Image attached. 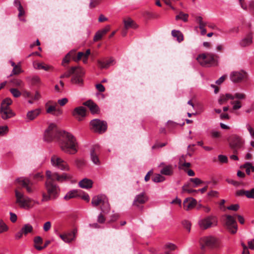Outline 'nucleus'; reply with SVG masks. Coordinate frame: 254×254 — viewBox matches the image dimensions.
<instances>
[{"instance_id": "f257e3e1", "label": "nucleus", "mask_w": 254, "mask_h": 254, "mask_svg": "<svg viewBox=\"0 0 254 254\" xmlns=\"http://www.w3.org/2000/svg\"><path fill=\"white\" fill-rule=\"evenodd\" d=\"M46 176L47 180L45 182V186L47 193L43 192L42 202L55 199L59 196L60 188L54 181H56L60 183H62L70 180L72 178L70 174L67 173L59 174L57 172H52L49 170L46 172Z\"/></svg>"}, {"instance_id": "f03ea898", "label": "nucleus", "mask_w": 254, "mask_h": 254, "mask_svg": "<svg viewBox=\"0 0 254 254\" xmlns=\"http://www.w3.org/2000/svg\"><path fill=\"white\" fill-rule=\"evenodd\" d=\"M61 150L69 154H74L77 152L78 143L75 137L70 132L63 131L58 139Z\"/></svg>"}, {"instance_id": "7ed1b4c3", "label": "nucleus", "mask_w": 254, "mask_h": 254, "mask_svg": "<svg viewBox=\"0 0 254 254\" xmlns=\"http://www.w3.org/2000/svg\"><path fill=\"white\" fill-rule=\"evenodd\" d=\"M15 203L20 208L29 210L34 206L39 204L38 201L34 200L25 195L24 193L17 189L15 190Z\"/></svg>"}, {"instance_id": "20e7f679", "label": "nucleus", "mask_w": 254, "mask_h": 254, "mask_svg": "<svg viewBox=\"0 0 254 254\" xmlns=\"http://www.w3.org/2000/svg\"><path fill=\"white\" fill-rule=\"evenodd\" d=\"M219 57L212 53L202 54L196 58L197 61L202 66H215L218 64Z\"/></svg>"}, {"instance_id": "39448f33", "label": "nucleus", "mask_w": 254, "mask_h": 254, "mask_svg": "<svg viewBox=\"0 0 254 254\" xmlns=\"http://www.w3.org/2000/svg\"><path fill=\"white\" fill-rule=\"evenodd\" d=\"M72 74H74V75L71 78V82L73 83L81 85L83 82L82 76L84 74L83 69L79 67L73 66L63 74L65 77H69Z\"/></svg>"}, {"instance_id": "423d86ee", "label": "nucleus", "mask_w": 254, "mask_h": 254, "mask_svg": "<svg viewBox=\"0 0 254 254\" xmlns=\"http://www.w3.org/2000/svg\"><path fill=\"white\" fill-rule=\"evenodd\" d=\"M63 131H59L56 125L53 123L50 124L48 128L45 130L44 133V139L46 141L50 142L57 138H60V134Z\"/></svg>"}, {"instance_id": "0eeeda50", "label": "nucleus", "mask_w": 254, "mask_h": 254, "mask_svg": "<svg viewBox=\"0 0 254 254\" xmlns=\"http://www.w3.org/2000/svg\"><path fill=\"white\" fill-rule=\"evenodd\" d=\"M218 239L212 235L202 237L199 240V244L202 249L206 247L213 248L218 245Z\"/></svg>"}, {"instance_id": "6e6552de", "label": "nucleus", "mask_w": 254, "mask_h": 254, "mask_svg": "<svg viewBox=\"0 0 254 254\" xmlns=\"http://www.w3.org/2000/svg\"><path fill=\"white\" fill-rule=\"evenodd\" d=\"M51 163L53 167L62 171H68L70 170L68 163L57 155L52 156Z\"/></svg>"}, {"instance_id": "1a4fd4ad", "label": "nucleus", "mask_w": 254, "mask_h": 254, "mask_svg": "<svg viewBox=\"0 0 254 254\" xmlns=\"http://www.w3.org/2000/svg\"><path fill=\"white\" fill-rule=\"evenodd\" d=\"M198 224L201 229L206 230L211 227L216 226L217 220L216 217L210 215L199 220Z\"/></svg>"}, {"instance_id": "9d476101", "label": "nucleus", "mask_w": 254, "mask_h": 254, "mask_svg": "<svg viewBox=\"0 0 254 254\" xmlns=\"http://www.w3.org/2000/svg\"><path fill=\"white\" fill-rule=\"evenodd\" d=\"M91 128L95 132L102 133L106 131L107 126L105 122L94 119L90 122Z\"/></svg>"}, {"instance_id": "9b49d317", "label": "nucleus", "mask_w": 254, "mask_h": 254, "mask_svg": "<svg viewBox=\"0 0 254 254\" xmlns=\"http://www.w3.org/2000/svg\"><path fill=\"white\" fill-rule=\"evenodd\" d=\"M231 80L234 83H239L247 79V73L244 70L235 71L230 75Z\"/></svg>"}, {"instance_id": "f8f14e48", "label": "nucleus", "mask_w": 254, "mask_h": 254, "mask_svg": "<svg viewBox=\"0 0 254 254\" xmlns=\"http://www.w3.org/2000/svg\"><path fill=\"white\" fill-rule=\"evenodd\" d=\"M244 143V141L241 137L234 134L232 135L229 139V145L232 149H238L241 148Z\"/></svg>"}, {"instance_id": "ddd939ff", "label": "nucleus", "mask_w": 254, "mask_h": 254, "mask_svg": "<svg viewBox=\"0 0 254 254\" xmlns=\"http://www.w3.org/2000/svg\"><path fill=\"white\" fill-rule=\"evenodd\" d=\"M226 225L227 228L232 233H236L237 231V225L234 217L229 215H226Z\"/></svg>"}, {"instance_id": "4468645a", "label": "nucleus", "mask_w": 254, "mask_h": 254, "mask_svg": "<svg viewBox=\"0 0 254 254\" xmlns=\"http://www.w3.org/2000/svg\"><path fill=\"white\" fill-rule=\"evenodd\" d=\"M197 201L192 197L186 198L183 202V207L186 211L192 209L196 205Z\"/></svg>"}, {"instance_id": "2eb2a0df", "label": "nucleus", "mask_w": 254, "mask_h": 254, "mask_svg": "<svg viewBox=\"0 0 254 254\" xmlns=\"http://www.w3.org/2000/svg\"><path fill=\"white\" fill-rule=\"evenodd\" d=\"M148 200V198L144 192L136 195L133 201V205L138 207L140 204L145 203Z\"/></svg>"}, {"instance_id": "dca6fc26", "label": "nucleus", "mask_w": 254, "mask_h": 254, "mask_svg": "<svg viewBox=\"0 0 254 254\" xmlns=\"http://www.w3.org/2000/svg\"><path fill=\"white\" fill-rule=\"evenodd\" d=\"M99 146L98 145L94 146L90 151V156L92 161L96 165L100 164V161L98 156L99 153Z\"/></svg>"}, {"instance_id": "f3484780", "label": "nucleus", "mask_w": 254, "mask_h": 254, "mask_svg": "<svg viewBox=\"0 0 254 254\" xmlns=\"http://www.w3.org/2000/svg\"><path fill=\"white\" fill-rule=\"evenodd\" d=\"M72 115L78 121H81L82 118L84 117L86 115V109L82 106L77 107L74 109Z\"/></svg>"}, {"instance_id": "a211bd4d", "label": "nucleus", "mask_w": 254, "mask_h": 254, "mask_svg": "<svg viewBox=\"0 0 254 254\" xmlns=\"http://www.w3.org/2000/svg\"><path fill=\"white\" fill-rule=\"evenodd\" d=\"M33 67L36 69H42L45 71L53 70L54 67L53 66L45 64L44 63H38L34 62L33 63Z\"/></svg>"}, {"instance_id": "6ab92c4d", "label": "nucleus", "mask_w": 254, "mask_h": 254, "mask_svg": "<svg viewBox=\"0 0 254 254\" xmlns=\"http://www.w3.org/2000/svg\"><path fill=\"white\" fill-rule=\"evenodd\" d=\"M76 230H74L72 232L64 234H60L59 237L65 243H70L75 238Z\"/></svg>"}, {"instance_id": "aec40b11", "label": "nucleus", "mask_w": 254, "mask_h": 254, "mask_svg": "<svg viewBox=\"0 0 254 254\" xmlns=\"http://www.w3.org/2000/svg\"><path fill=\"white\" fill-rule=\"evenodd\" d=\"M106 198L107 197L104 195L94 196L92 199L91 203L93 206H101L102 203Z\"/></svg>"}, {"instance_id": "412c9836", "label": "nucleus", "mask_w": 254, "mask_h": 254, "mask_svg": "<svg viewBox=\"0 0 254 254\" xmlns=\"http://www.w3.org/2000/svg\"><path fill=\"white\" fill-rule=\"evenodd\" d=\"M83 105L89 108L92 114H96L99 111L98 106L92 100H89L85 102Z\"/></svg>"}, {"instance_id": "4be33fe9", "label": "nucleus", "mask_w": 254, "mask_h": 254, "mask_svg": "<svg viewBox=\"0 0 254 254\" xmlns=\"http://www.w3.org/2000/svg\"><path fill=\"white\" fill-rule=\"evenodd\" d=\"M253 42V34L249 33L247 36L242 39L240 42V45L242 47H245L250 45Z\"/></svg>"}, {"instance_id": "5701e85b", "label": "nucleus", "mask_w": 254, "mask_h": 254, "mask_svg": "<svg viewBox=\"0 0 254 254\" xmlns=\"http://www.w3.org/2000/svg\"><path fill=\"white\" fill-rule=\"evenodd\" d=\"M0 114L1 118L3 120H6L15 116V113L11 109L5 110L4 111H0Z\"/></svg>"}, {"instance_id": "b1692460", "label": "nucleus", "mask_w": 254, "mask_h": 254, "mask_svg": "<svg viewBox=\"0 0 254 254\" xmlns=\"http://www.w3.org/2000/svg\"><path fill=\"white\" fill-rule=\"evenodd\" d=\"M229 99L233 100V95L226 93L221 95L218 100V102L220 105H222L227 103Z\"/></svg>"}, {"instance_id": "393cba45", "label": "nucleus", "mask_w": 254, "mask_h": 254, "mask_svg": "<svg viewBox=\"0 0 254 254\" xmlns=\"http://www.w3.org/2000/svg\"><path fill=\"white\" fill-rule=\"evenodd\" d=\"M92 180L87 179H83L79 182V186L80 188L86 189L91 188L92 187Z\"/></svg>"}, {"instance_id": "a878e982", "label": "nucleus", "mask_w": 254, "mask_h": 254, "mask_svg": "<svg viewBox=\"0 0 254 254\" xmlns=\"http://www.w3.org/2000/svg\"><path fill=\"white\" fill-rule=\"evenodd\" d=\"M100 208L101 212L104 213V214H107L110 212L111 207L107 197L105 200H104V201L102 203Z\"/></svg>"}, {"instance_id": "bb28decb", "label": "nucleus", "mask_w": 254, "mask_h": 254, "mask_svg": "<svg viewBox=\"0 0 254 254\" xmlns=\"http://www.w3.org/2000/svg\"><path fill=\"white\" fill-rule=\"evenodd\" d=\"M124 28L126 30L130 28H136L137 26L134 21L130 18L124 20Z\"/></svg>"}, {"instance_id": "cd10ccee", "label": "nucleus", "mask_w": 254, "mask_h": 254, "mask_svg": "<svg viewBox=\"0 0 254 254\" xmlns=\"http://www.w3.org/2000/svg\"><path fill=\"white\" fill-rule=\"evenodd\" d=\"M41 113V109H36L35 110L29 111L27 114L28 119L33 120L35 119Z\"/></svg>"}, {"instance_id": "c85d7f7f", "label": "nucleus", "mask_w": 254, "mask_h": 254, "mask_svg": "<svg viewBox=\"0 0 254 254\" xmlns=\"http://www.w3.org/2000/svg\"><path fill=\"white\" fill-rule=\"evenodd\" d=\"M114 60L112 59L106 60V61H103L101 60H98V64L101 68H107L110 66L112 64Z\"/></svg>"}, {"instance_id": "c756f323", "label": "nucleus", "mask_w": 254, "mask_h": 254, "mask_svg": "<svg viewBox=\"0 0 254 254\" xmlns=\"http://www.w3.org/2000/svg\"><path fill=\"white\" fill-rule=\"evenodd\" d=\"M173 37L176 38L177 41L180 43L184 40V36L183 33L179 30H173L171 32Z\"/></svg>"}, {"instance_id": "7c9ffc66", "label": "nucleus", "mask_w": 254, "mask_h": 254, "mask_svg": "<svg viewBox=\"0 0 254 254\" xmlns=\"http://www.w3.org/2000/svg\"><path fill=\"white\" fill-rule=\"evenodd\" d=\"M160 173L164 175L170 176L173 173V168L172 165H166L164 166L160 171Z\"/></svg>"}, {"instance_id": "2f4dec72", "label": "nucleus", "mask_w": 254, "mask_h": 254, "mask_svg": "<svg viewBox=\"0 0 254 254\" xmlns=\"http://www.w3.org/2000/svg\"><path fill=\"white\" fill-rule=\"evenodd\" d=\"M12 103V100L10 98H6L2 101L1 103V107L0 111H4L5 110H8L10 108V105Z\"/></svg>"}, {"instance_id": "473e14b6", "label": "nucleus", "mask_w": 254, "mask_h": 254, "mask_svg": "<svg viewBox=\"0 0 254 254\" xmlns=\"http://www.w3.org/2000/svg\"><path fill=\"white\" fill-rule=\"evenodd\" d=\"M52 103L53 102L50 101L48 102H47L45 105L46 107V112L48 114H52V113L55 112V110L57 108V104L56 103H54L53 105H50V104Z\"/></svg>"}, {"instance_id": "72a5a7b5", "label": "nucleus", "mask_w": 254, "mask_h": 254, "mask_svg": "<svg viewBox=\"0 0 254 254\" xmlns=\"http://www.w3.org/2000/svg\"><path fill=\"white\" fill-rule=\"evenodd\" d=\"M165 249V254H173L174 251L176 249V246L174 244L169 243L166 245Z\"/></svg>"}, {"instance_id": "f704fd0d", "label": "nucleus", "mask_w": 254, "mask_h": 254, "mask_svg": "<svg viewBox=\"0 0 254 254\" xmlns=\"http://www.w3.org/2000/svg\"><path fill=\"white\" fill-rule=\"evenodd\" d=\"M21 229L25 236L29 233H32L33 231V226L30 224L24 225Z\"/></svg>"}, {"instance_id": "c9c22d12", "label": "nucleus", "mask_w": 254, "mask_h": 254, "mask_svg": "<svg viewBox=\"0 0 254 254\" xmlns=\"http://www.w3.org/2000/svg\"><path fill=\"white\" fill-rule=\"evenodd\" d=\"M78 196L77 191L76 190H72L68 191L64 196V199L68 200L70 199L76 197Z\"/></svg>"}, {"instance_id": "e433bc0d", "label": "nucleus", "mask_w": 254, "mask_h": 254, "mask_svg": "<svg viewBox=\"0 0 254 254\" xmlns=\"http://www.w3.org/2000/svg\"><path fill=\"white\" fill-rule=\"evenodd\" d=\"M184 157L183 156L182 158L180 159L179 161V168L180 169H182L185 171H186V169L189 168L190 166V163L189 162H184L183 163V160H184Z\"/></svg>"}, {"instance_id": "4c0bfd02", "label": "nucleus", "mask_w": 254, "mask_h": 254, "mask_svg": "<svg viewBox=\"0 0 254 254\" xmlns=\"http://www.w3.org/2000/svg\"><path fill=\"white\" fill-rule=\"evenodd\" d=\"M23 72V71L21 67V63H19L17 65L13 68L10 76L17 75Z\"/></svg>"}, {"instance_id": "58836bf2", "label": "nucleus", "mask_w": 254, "mask_h": 254, "mask_svg": "<svg viewBox=\"0 0 254 254\" xmlns=\"http://www.w3.org/2000/svg\"><path fill=\"white\" fill-rule=\"evenodd\" d=\"M16 182L23 187H25L28 184L30 183V180L27 178L22 177L18 178L16 179Z\"/></svg>"}, {"instance_id": "ea45409f", "label": "nucleus", "mask_w": 254, "mask_h": 254, "mask_svg": "<svg viewBox=\"0 0 254 254\" xmlns=\"http://www.w3.org/2000/svg\"><path fill=\"white\" fill-rule=\"evenodd\" d=\"M189 184L184 185L182 187V190L183 192H187L189 194H192L193 193H196L197 192V190H195L189 189Z\"/></svg>"}, {"instance_id": "a19ab883", "label": "nucleus", "mask_w": 254, "mask_h": 254, "mask_svg": "<svg viewBox=\"0 0 254 254\" xmlns=\"http://www.w3.org/2000/svg\"><path fill=\"white\" fill-rule=\"evenodd\" d=\"M188 17L189 15L188 14L180 12L179 14L176 16V19H181L184 22H187L188 21Z\"/></svg>"}, {"instance_id": "79ce46f5", "label": "nucleus", "mask_w": 254, "mask_h": 254, "mask_svg": "<svg viewBox=\"0 0 254 254\" xmlns=\"http://www.w3.org/2000/svg\"><path fill=\"white\" fill-rule=\"evenodd\" d=\"M231 104L233 105V110H237L240 109L242 107V105L241 102L237 100L235 101H232L230 102Z\"/></svg>"}, {"instance_id": "37998d69", "label": "nucleus", "mask_w": 254, "mask_h": 254, "mask_svg": "<svg viewBox=\"0 0 254 254\" xmlns=\"http://www.w3.org/2000/svg\"><path fill=\"white\" fill-rule=\"evenodd\" d=\"M244 168L246 169V173L248 175H250L251 172H253L254 170V167L250 163H246L244 166Z\"/></svg>"}, {"instance_id": "c03bdc74", "label": "nucleus", "mask_w": 254, "mask_h": 254, "mask_svg": "<svg viewBox=\"0 0 254 254\" xmlns=\"http://www.w3.org/2000/svg\"><path fill=\"white\" fill-rule=\"evenodd\" d=\"M233 100L236 98L239 100H245L246 98V95L244 93L237 92L233 95Z\"/></svg>"}, {"instance_id": "a18cd8bd", "label": "nucleus", "mask_w": 254, "mask_h": 254, "mask_svg": "<svg viewBox=\"0 0 254 254\" xmlns=\"http://www.w3.org/2000/svg\"><path fill=\"white\" fill-rule=\"evenodd\" d=\"M190 181L194 184L193 186L194 187H196L200 184L203 183V182L198 178H190Z\"/></svg>"}, {"instance_id": "49530a36", "label": "nucleus", "mask_w": 254, "mask_h": 254, "mask_svg": "<svg viewBox=\"0 0 254 254\" xmlns=\"http://www.w3.org/2000/svg\"><path fill=\"white\" fill-rule=\"evenodd\" d=\"M13 86L21 87L23 86L24 84L22 81L19 79H14L11 81Z\"/></svg>"}, {"instance_id": "de8ad7c7", "label": "nucleus", "mask_w": 254, "mask_h": 254, "mask_svg": "<svg viewBox=\"0 0 254 254\" xmlns=\"http://www.w3.org/2000/svg\"><path fill=\"white\" fill-rule=\"evenodd\" d=\"M152 180L155 183H159L163 182L165 178L160 174H157L153 178Z\"/></svg>"}, {"instance_id": "09e8293b", "label": "nucleus", "mask_w": 254, "mask_h": 254, "mask_svg": "<svg viewBox=\"0 0 254 254\" xmlns=\"http://www.w3.org/2000/svg\"><path fill=\"white\" fill-rule=\"evenodd\" d=\"M104 35L105 34H103V33L101 30H99L96 33L94 37L93 40L94 41H97L100 40Z\"/></svg>"}, {"instance_id": "8fccbe9b", "label": "nucleus", "mask_w": 254, "mask_h": 254, "mask_svg": "<svg viewBox=\"0 0 254 254\" xmlns=\"http://www.w3.org/2000/svg\"><path fill=\"white\" fill-rule=\"evenodd\" d=\"M8 227L3 220H0V234L6 231Z\"/></svg>"}, {"instance_id": "3c124183", "label": "nucleus", "mask_w": 254, "mask_h": 254, "mask_svg": "<svg viewBox=\"0 0 254 254\" xmlns=\"http://www.w3.org/2000/svg\"><path fill=\"white\" fill-rule=\"evenodd\" d=\"M31 83L33 85L39 84L41 82L40 78L37 75H34L31 77Z\"/></svg>"}, {"instance_id": "603ef678", "label": "nucleus", "mask_w": 254, "mask_h": 254, "mask_svg": "<svg viewBox=\"0 0 254 254\" xmlns=\"http://www.w3.org/2000/svg\"><path fill=\"white\" fill-rule=\"evenodd\" d=\"M105 214L101 212L97 217V222L99 223L103 224L105 222L106 218L104 216Z\"/></svg>"}, {"instance_id": "864d4df0", "label": "nucleus", "mask_w": 254, "mask_h": 254, "mask_svg": "<svg viewBox=\"0 0 254 254\" xmlns=\"http://www.w3.org/2000/svg\"><path fill=\"white\" fill-rule=\"evenodd\" d=\"M24 188L28 193L33 192L35 190V188L33 187V184L31 182L30 184H28Z\"/></svg>"}, {"instance_id": "5fc2aeb1", "label": "nucleus", "mask_w": 254, "mask_h": 254, "mask_svg": "<svg viewBox=\"0 0 254 254\" xmlns=\"http://www.w3.org/2000/svg\"><path fill=\"white\" fill-rule=\"evenodd\" d=\"M246 128L249 132L250 135L253 138H254V128L252 127L250 124H246Z\"/></svg>"}, {"instance_id": "6e6d98bb", "label": "nucleus", "mask_w": 254, "mask_h": 254, "mask_svg": "<svg viewBox=\"0 0 254 254\" xmlns=\"http://www.w3.org/2000/svg\"><path fill=\"white\" fill-rule=\"evenodd\" d=\"M245 195L249 198L254 199V188L250 190H246Z\"/></svg>"}, {"instance_id": "4d7b16f0", "label": "nucleus", "mask_w": 254, "mask_h": 254, "mask_svg": "<svg viewBox=\"0 0 254 254\" xmlns=\"http://www.w3.org/2000/svg\"><path fill=\"white\" fill-rule=\"evenodd\" d=\"M10 91L14 97H18L21 95V92L16 88H11Z\"/></svg>"}, {"instance_id": "13d9d810", "label": "nucleus", "mask_w": 254, "mask_h": 254, "mask_svg": "<svg viewBox=\"0 0 254 254\" xmlns=\"http://www.w3.org/2000/svg\"><path fill=\"white\" fill-rule=\"evenodd\" d=\"M101 0H90V2L89 3V7L91 8H93L95 7L97 5H98Z\"/></svg>"}, {"instance_id": "bf43d9fd", "label": "nucleus", "mask_w": 254, "mask_h": 254, "mask_svg": "<svg viewBox=\"0 0 254 254\" xmlns=\"http://www.w3.org/2000/svg\"><path fill=\"white\" fill-rule=\"evenodd\" d=\"M219 161L221 163H225L228 162V158L226 156L219 155L218 156Z\"/></svg>"}, {"instance_id": "052dcab7", "label": "nucleus", "mask_w": 254, "mask_h": 254, "mask_svg": "<svg viewBox=\"0 0 254 254\" xmlns=\"http://www.w3.org/2000/svg\"><path fill=\"white\" fill-rule=\"evenodd\" d=\"M182 224L184 227L189 231L190 232L191 228V224L187 220H184L183 221Z\"/></svg>"}, {"instance_id": "680f3d73", "label": "nucleus", "mask_w": 254, "mask_h": 254, "mask_svg": "<svg viewBox=\"0 0 254 254\" xmlns=\"http://www.w3.org/2000/svg\"><path fill=\"white\" fill-rule=\"evenodd\" d=\"M51 228V223L50 221H47L44 223L43 225V230L45 232H47Z\"/></svg>"}, {"instance_id": "e2e57ef3", "label": "nucleus", "mask_w": 254, "mask_h": 254, "mask_svg": "<svg viewBox=\"0 0 254 254\" xmlns=\"http://www.w3.org/2000/svg\"><path fill=\"white\" fill-rule=\"evenodd\" d=\"M239 207H240V206H239V204H232L229 206H228L227 207V209H228V210H233V211H237L239 209Z\"/></svg>"}, {"instance_id": "0e129e2a", "label": "nucleus", "mask_w": 254, "mask_h": 254, "mask_svg": "<svg viewBox=\"0 0 254 254\" xmlns=\"http://www.w3.org/2000/svg\"><path fill=\"white\" fill-rule=\"evenodd\" d=\"M74 54V52L71 51L70 53H69L68 54H67L66 55V56L65 57V58L63 60L62 64L63 65L64 63H68L69 62V61H70L69 56H70V54Z\"/></svg>"}, {"instance_id": "69168bd1", "label": "nucleus", "mask_w": 254, "mask_h": 254, "mask_svg": "<svg viewBox=\"0 0 254 254\" xmlns=\"http://www.w3.org/2000/svg\"><path fill=\"white\" fill-rule=\"evenodd\" d=\"M35 245L41 244L43 243V240L40 236L36 237L34 239Z\"/></svg>"}, {"instance_id": "338daca9", "label": "nucleus", "mask_w": 254, "mask_h": 254, "mask_svg": "<svg viewBox=\"0 0 254 254\" xmlns=\"http://www.w3.org/2000/svg\"><path fill=\"white\" fill-rule=\"evenodd\" d=\"M211 133L213 137L219 138L221 136V133L218 131L212 130Z\"/></svg>"}, {"instance_id": "774afa93", "label": "nucleus", "mask_w": 254, "mask_h": 254, "mask_svg": "<svg viewBox=\"0 0 254 254\" xmlns=\"http://www.w3.org/2000/svg\"><path fill=\"white\" fill-rule=\"evenodd\" d=\"M62 110L60 108H56L55 112L52 113V115L56 116H59L62 114Z\"/></svg>"}]
</instances>
